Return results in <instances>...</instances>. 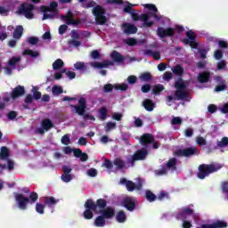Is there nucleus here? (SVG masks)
<instances>
[{
  "label": "nucleus",
  "instance_id": "17",
  "mask_svg": "<svg viewBox=\"0 0 228 228\" xmlns=\"http://www.w3.org/2000/svg\"><path fill=\"white\" fill-rule=\"evenodd\" d=\"M25 94H26V88H24V86H17L10 93V95H11V99H12V101H15V99H19V97H22V95H25Z\"/></svg>",
  "mask_w": 228,
  "mask_h": 228
},
{
  "label": "nucleus",
  "instance_id": "11",
  "mask_svg": "<svg viewBox=\"0 0 228 228\" xmlns=\"http://www.w3.org/2000/svg\"><path fill=\"white\" fill-rule=\"evenodd\" d=\"M185 37L187 38L183 39V42L185 44V45H190L191 49H197L199 47V43H197V36L195 35V32L189 30L185 33Z\"/></svg>",
  "mask_w": 228,
  "mask_h": 228
},
{
  "label": "nucleus",
  "instance_id": "52",
  "mask_svg": "<svg viewBox=\"0 0 228 228\" xmlns=\"http://www.w3.org/2000/svg\"><path fill=\"white\" fill-rule=\"evenodd\" d=\"M113 88H115V86L111 84H106L103 86V92L104 94H111V92H113Z\"/></svg>",
  "mask_w": 228,
  "mask_h": 228
},
{
  "label": "nucleus",
  "instance_id": "43",
  "mask_svg": "<svg viewBox=\"0 0 228 228\" xmlns=\"http://www.w3.org/2000/svg\"><path fill=\"white\" fill-rule=\"evenodd\" d=\"M32 92H33L32 97H34V99L36 101H39V99H42V93H40L38 91V87L34 86L33 89H32Z\"/></svg>",
  "mask_w": 228,
  "mask_h": 228
},
{
  "label": "nucleus",
  "instance_id": "34",
  "mask_svg": "<svg viewBox=\"0 0 228 228\" xmlns=\"http://www.w3.org/2000/svg\"><path fill=\"white\" fill-rule=\"evenodd\" d=\"M10 158V150L6 146L1 147L0 159H8Z\"/></svg>",
  "mask_w": 228,
  "mask_h": 228
},
{
  "label": "nucleus",
  "instance_id": "3",
  "mask_svg": "<svg viewBox=\"0 0 228 228\" xmlns=\"http://www.w3.org/2000/svg\"><path fill=\"white\" fill-rule=\"evenodd\" d=\"M95 1H90L86 5H83L84 8H93L92 12L95 17L96 24L99 26H104L108 22V18H106V9L101 5H95Z\"/></svg>",
  "mask_w": 228,
  "mask_h": 228
},
{
  "label": "nucleus",
  "instance_id": "31",
  "mask_svg": "<svg viewBox=\"0 0 228 228\" xmlns=\"http://www.w3.org/2000/svg\"><path fill=\"white\" fill-rule=\"evenodd\" d=\"M98 118L99 120H106L108 118V108L102 107L98 111Z\"/></svg>",
  "mask_w": 228,
  "mask_h": 228
},
{
  "label": "nucleus",
  "instance_id": "9",
  "mask_svg": "<svg viewBox=\"0 0 228 228\" xmlns=\"http://www.w3.org/2000/svg\"><path fill=\"white\" fill-rule=\"evenodd\" d=\"M197 152H199V149L196 147H189L185 149H178L174 152V154L178 158H190L191 156H195Z\"/></svg>",
  "mask_w": 228,
  "mask_h": 228
},
{
  "label": "nucleus",
  "instance_id": "12",
  "mask_svg": "<svg viewBox=\"0 0 228 228\" xmlns=\"http://www.w3.org/2000/svg\"><path fill=\"white\" fill-rule=\"evenodd\" d=\"M185 37L187 38L183 39V42L185 44V45H190L191 49H197L199 47V43H197V36L195 35V32L189 30L185 33Z\"/></svg>",
  "mask_w": 228,
  "mask_h": 228
},
{
  "label": "nucleus",
  "instance_id": "18",
  "mask_svg": "<svg viewBox=\"0 0 228 228\" xmlns=\"http://www.w3.org/2000/svg\"><path fill=\"white\" fill-rule=\"evenodd\" d=\"M123 206L127 211H134L136 209V199L126 197L123 200Z\"/></svg>",
  "mask_w": 228,
  "mask_h": 228
},
{
  "label": "nucleus",
  "instance_id": "27",
  "mask_svg": "<svg viewBox=\"0 0 228 228\" xmlns=\"http://www.w3.org/2000/svg\"><path fill=\"white\" fill-rule=\"evenodd\" d=\"M110 65H113V63L110 61H103L102 62H92V67H94V69H106V67H110Z\"/></svg>",
  "mask_w": 228,
  "mask_h": 228
},
{
  "label": "nucleus",
  "instance_id": "46",
  "mask_svg": "<svg viewBox=\"0 0 228 228\" xmlns=\"http://www.w3.org/2000/svg\"><path fill=\"white\" fill-rule=\"evenodd\" d=\"M168 174V170L166 166H162L160 169L155 170V175H167Z\"/></svg>",
  "mask_w": 228,
  "mask_h": 228
},
{
  "label": "nucleus",
  "instance_id": "21",
  "mask_svg": "<svg viewBox=\"0 0 228 228\" xmlns=\"http://www.w3.org/2000/svg\"><path fill=\"white\" fill-rule=\"evenodd\" d=\"M102 216L105 218L106 220H110V218H113L115 216V208L111 207H108L105 209L101 211Z\"/></svg>",
  "mask_w": 228,
  "mask_h": 228
},
{
  "label": "nucleus",
  "instance_id": "48",
  "mask_svg": "<svg viewBox=\"0 0 228 228\" xmlns=\"http://www.w3.org/2000/svg\"><path fill=\"white\" fill-rule=\"evenodd\" d=\"M52 92L53 95H61V94H63V88H61L60 86H53Z\"/></svg>",
  "mask_w": 228,
  "mask_h": 228
},
{
  "label": "nucleus",
  "instance_id": "2",
  "mask_svg": "<svg viewBox=\"0 0 228 228\" xmlns=\"http://www.w3.org/2000/svg\"><path fill=\"white\" fill-rule=\"evenodd\" d=\"M23 191L25 193H29L28 198L24 196L22 193H15L14 198L19 209H21V211H26V209H28V204H35V202L38 200V193L36 191L31 192V191H29L28 188H26Z\"/></svg>",
  "mask_w": 228,
  "mask_h": 228
},
{
  "label": "nucleus",
  "instance_id": "37",
  "mask_svg": "<svg viewBox=\"0 0 228 228\" xmlns=\"http://www.w3.org/2000/svg\"><path fill=\"white\" fill-rule=\"evenodd\" d=\"M22 56H31V58H38V56H40V53L31 49H26L22 52Z\"/></svg>",
  "mask_w": 228,
  "mask_h": 228
},
{
  "label": "nucleus",
  "instance_id": "51",
  "mask_svg": "<svg viewBox=\"0 0 228 228\" xmlns=\"http://www.w3.org/2000/svg\"><path fill=\"white\" fill-rule=\"evenodd\" d=\"M114 88L116 90H120L121 92H126L127 90V88H129V86H127V84L123 83V84H119V85H115Z\"/></svg>",
  "mask_w": 228,
  "mask_h": 228
},
{
  "label": "nucleus",
  "instance_id": "6",
  "mask_svg": "<svg viewBox=\"0 0 228 228\" xmlns=\"http://www.w3.org/2000/svg\"><path fill=\"white\" fill-rule=\"evenodd\" d=\"M40 12L44 13L43 20H47V19H56L60 13V11H58V3L51 2L49 6L41 5Z\"/></svg>",
  "mask_w": 228,
  "mask_h": 228
},
{
  "label": "nucleus",
  "instance_id": "20",
  "mask_svg": "<svg viewBox=\"0 0 228 228\" xmlns=\"http://www.w3.org/2000/svg\"><path fill=\"white\" fill-rule=\"evenodd\" d=\"M122 28L125 35H136L138 33V28L132 23H123Z\"/></svg>",
  "mask_w": 228,
  "mask_h": 228
},
{
  "label": "nucleus",
  "instance_id": "54",
  "mask_svg": "<svg viewBox=\"0 0 228 228\" xmlns=\"http://www.w3.org/2000/svg\"><path fill=\"white\" fill-rule=\"evenodd\" d=\"M61 181H63V183H70L73 179L72 175H67V174H62L61 176Z\"/></svg>",
  "mask_w": 228,
  "mask_h": 228
},
{
  "label": "nucleus",
  "instance_id": "53",
  "mask_svg": "<svg viewBox=\"0 0 228 228\" xmlns=\"http://www.w3.org/2000/svg\"><path fill=\"white\" fill-rule=\"evenodd\" d=\"M74 67L76 70H85L86 69V66L85 65V62L83 61H77L74 64Z\"/></svg>",
  "mask_w": 228,
  "mask_h": 228
},
{
  "label": "nucleus",
  "instance_id": "16",
  "mask_svg": "<svg viewBox=\"0 0 228 228\" xmlns=\"http://www.w3.org/2000/svg\"><path fill=\"white\" fill-rule=\"evenodd\" d=\"M54 127V123L49 118H45L41 122V127L37 129V133L38 134H45V131H49L50 129H53Z\"/></svg>",
  "mask_w": 228,
  "mask_h": 228
},
{
  "label": "nucleus",
  "instance_id": "29",
  "mask_svg": "<svg viewBox=\"0 0 228 228\" xmlns=\"http://www.w3.org/2000/svg\"><path fill=\"white\" fill-rule=\"evenodd\" d=\"M165 167L168 170H173V172L177 170V159L175 158L169 159Z\"/></svg>",
  "mask_w": 228,
  "mask_h": 228
},
{
  "label": "nucleus",
  "instance_id": "13",
  "mask_svg": "<svg viewBox=\"0 0 228 228\" xmlns=\"http://www.w3.org/2000/svg\"><path fill=\"white\" fill-rule=\"evenodd\" d=\"M157 35L159 38H173L175 36V29L174 28L159 27L157 28Z\"/></svg>",
  "mask_w": 228,
  "mask_h": 228
},
{
  "label": "nucleus",
  "instance_id": "50",
  "mask_svg": "<svg viewBox=\"0 0 228 228\" xmlns=\"http://www.w3.org/2000/svg\"><path fill=\"white\" fill-rule=\"evenodd\" d=\"M115 127H117V123L109 121V122H107V124H106L105 132H106V133H110V131L115 129Z\"/></svg>",
  "mask_w": 228,
  "mask_h": 228
},
{
  "label": "nucleus",
  "instance_id": "7",
  "mask_svg": "<svg viewBox=\"0 0 228 228\" xmlns=\"http://www.w3.org/2000/svg\"><path fill=\"white\" fill-rule=\"evenodd\" d=\"M147 156H149V151L147 148L143 147L140 150H137L132 156L130 159H128V163L130 167H134L136 161H143L147 159Z\"/></svg>",
  "mask_w": 228,
  "mask_h": 228
},
{
  "label": "nucleus",
  "instance_id": "57",
  "mask_svg": "<svg viewBox=\"0 0 228 228\" xmlns=\"http://www.w3.org/2000/svg\"><path fill=\"white\" fill-rule=\"evenodd\" d=\"M61 142L63 145H70V137L69 136V134H64L61 137Z\"/></svg>",
  "mask_w": 228,
  "mask_h": 228
},
{
  "label": "nucleus",
  "instance_id": "64",
  "mask_svg": "<svg viewBox=\"0 0 228 228\" xmlns=\"http://www.w3.org/2000/svg\"><path fill=\"white\" fill-rule=\"evenodd\" d=\"M224 90H227V86L225 83L216 86L215 88V92H224Z\"/></svg>",
  "mask_w": 228,
  "mask_h": 228
},
{
  "label": "nucleus",
  "instance_id": "63",
  "mask_svg": "<svg viewBox=\"0 0 228 228\" xmlns=\"http://www.w3.org/2000/svg\"><path fill=\"white\" fill-rule=\"evenodd\" d=\"M103 167H105V168H108L109 170H111V168H113V162H111V160L108 159H105Z\"/></svg>",
  "mask_w": 228,
  "mask_h": 228
},
{
  "label": "nucleus",
  "instance_id": "28",
  "mask_svg": "<svg viewBox=\"0 0 228 228\" xmlns=\"http://www.w3.org/2000/svg\"><path fill=\"white\" fill-rule=\"evenodd\" d=\"M61 20H65L68 26H72V22L74 20V13H72V11H68L66 15L61 16Z\"/></svg>",
  "mask_w": 228,
  "mask_h": 228
},
{
  "label": "nucleus",
  "instance_id": "36",
  "mask_svg": "<svg viewBox=\"0 0 228 228\" xmlns=\"http://www.w3.org/2000/svg\"><path fill=\"white\" fill-rule=\"evenodd\" d=\"M113 165L118 168V170H122L126 167V162L120 158H117L113 161Z\"/></svg>",
  "mask_w": 228,
  "mask_h": 228
},
{
  "label": "nucleus",
  "instance_id": "55",
  "mask_svg": "<svg viewBox=\"0 0 228 228\" xmlns=\"http://www.w3.org/2000/svg\"><path fill=\"white\" fill-rule=\"evenodd\" d=\"M197 144L200 146V147H204V145H208V142L205 140L204 137L202 136H199L197 137Z\"/></svg>",
  "mask_w": 228,
  "mask_h": 228
},
{
  "label": "nucleus",
  "instance_id": "38",
  "mask_svg": "<svg viewBox=\"0 0 228 228\" xmlns=\"http://www.w3.org/2000/svg\"><path fill=\"white\" fill-rule=\"evenodd\" d=\"M22 58L20 56H13L8 61L9 67H15L19 65V62L21 61Z\"/></svg>",
  "mask_w": 228,
  "mask_h": 228
},
{
  "label": "nucleus",
  "instance_id": "25",
  "mask_svg": "<svg viewBox=\"0 0 228 228\" xmlns=\"http://www.w3.org/2000/svg\"><path fill=\"white\" fill-rule=\"evenodd\" d=\"M210 78H211V74L208 71H203L200 73L198 76V81L199 83H201V84L208 83Z\"/></svg>",
  "mask_w": 228,
  "mask_h": 228
},
{
  "label": "nucleus",
  "instance_id": "58",
  "mask_svg": "<svg viewBox=\"0 0 228 228\" xmlns=\"http://www.w3.org/2000/svg\"><path fill=\"white\" fill-rule=\"evenodd\" d=\"M28 43L29 44V45H37V44H38V37H30L28 38Z\"/></svg>",
  "mask_w": 228,
  "mask_h": 228
},
{
  "label": "nucleus",
  "instance_id": "23",
  "mask_svg": "<svg viewBox=\"0 0 228 228\" xmlns=\"http://www.w3.org/2000/svg\"><path fill=\"white\" fill-rule=\"evenodd\" d=\"M142 106L146 111H154V108H156V103L149 98L145 99L142 102Z\"/></svg>",
  "mask_w": 228,
  "mask_h": 228
},
{
  "label": "nucleus",
  "instance_id": "15",
  "mask_svg": "<svg viewBox=\"0 0 228 228\" xmlns=\"http://www.w3.org/2000/svg\"><path fill=\"white\" fill-rule=\"evenodd\" d=\"M71 108H74L75 113L77 115H79V117H83L85 113L86 112V98L81 97L78 100L77 105H71Z\"/></svg>",
  "mask_w": 228,
  "mask_h": 228
},
{
  "label": "nucleus",
  "instance_id": "62",
  "mask_svg": "<svg viewBox=\"0 0 228 228\" xmlns=\"http://www.w3.org/2000/svg\"><path fill=\"white\" fill-rule=\"evenodd\" d=\"M7 118L8 120H15V118H17V111L11 110L10 112H8Z\"/></svg>",
  "mask_w": 228,
  "mask_h": 228
},
{
  "label": "nucleus",
  "instance_id": "22",
  "mask_svg": "<svg viewBox=\"0 0 228 228\" xmlns=\"http://www.w3.org/2000/svg\"><path fill=\"white\" fill-rule=\"evenodd\" d=\"M44 202H45V206H46L47 208H54V206H56V204L60 202V200H56L53 196H47V197H45Z\"/></svg>",
  "mask_w": 228,
  "mask_h": 228
},
{
  "label": "nucleus",
  "instance_id": "33",
  "mask_svg": "<svg viewBox=\"0 0 228 228\" xmlns=\"http://www.w3.org/2000/svg\"><path fill=\"white\" fill-rule=\"evenodd\" d=\"M95 227H104L106 225V219L103 216H99L94 220Z\"/></svg>",
  "mask_w": 228,
  "mask_h": 228
},
{
  "label": "nucleus",
  "instance_id": "42",
  "mask_svg": "<svg viewBox=\"0 0 228 228\" xmlns=\"http://www.w3.org/2000/svg\"><path fill=\"white\" fill-rule=\"evenodd\" d=\"M116 220L119 224H124V222H126V212H124L122 210L118 211L116 216Z\"/></svg>",
  "mask_w": 228,
  "mask_h": 228
},
{
  "label": "nucleus",
  "instance_id": "1",
  "mask_svg": "<svg viewBox=\"0 0 228 228\" xmlns=\"http://www.w3.org/2000/svg\"><path fill=\"white\" fill-rule=\"evenodd\" d=\"M144 8L146 10H149L150 12L148 13H142V14H138V12H132L131 16L134 20H142V28H152L154 26L155 22L152 20H149L151 17H153L155 20H161L163 16L160 14H158V7L154 4H144Z\"/></svg>",
  "mask_w": 228,
  "mask_h": 228
},
{
  "label": "nucleus",
  "instance_id": "5",
  "mask_svg": "<svg viewBox=\"0 0 228 228\" xmlns=\"http://www.w3.org/2000/svg\"><path fill=\"white\" fill-rule=\"evenodd\" d=\"M221 168L222 165L220 164H201L198 167L197 177L198 179H206V177H209L211 174L218 172Z\"/></svg>",
  "mask_w": 228,
  "mask_h": 228
},
{
  "label": "nucleus",
  "instance_id": "47",
  "mask_svg": "<svg viewBox=\"0 0 228 228\" xmlns=\"http://www.w3.org/2000/svg\"><path fill=\"white\" fill-rule=\"evenodd\" d=\"M45 209V205H44L42 203H37L36 204V211L39 215H44Z\"/></svg>",
  "mask_w": 228,
  "mask_h": 228
},
{
  "label": "nucleus",
  "instance_id": "10",
  "mask_svg": "<svg viewBox=\"0 0 228 228\" xmlns=\"http://www.w3.org/2000/svg\"><path fill=\"white\" fill-rule=\"evenodd\" d=\"M33 10H35V5L33 4L23 3L19 8V13L25 15L26 19H33Z\"/></svg>",
  "mask_w": 228,
  "mask_h": 228
},
{
  "label": "nucleus",
  "instance_id": "35",
  "mask_svg": "<svg viewBox=\"0 0 228 228\" xmlns=\"http://www.w3.org/2000/svg\"><path fill=\"white\" fill-rule=\"evenodd\" d=\"M145 199L148 200V202H155V200L158 199V196H156V194H154L151 190H146Z\"/></svg>",
  "mask_w": 228,
  "mask_h": 228
},
{
  "label": "nucleus",
  "instance_id": "24",
  "mask_svg": "<svg viewBox=\"0 0 228 228\" xmlns=\"http://www.w3.org/2000/svg\"><path fill=\"white\" fill-rule=\"evenodd\" d=\"M22 35H24V27H22V25L16 26L12 34L13 38H15V40H20Z\"/></svg>",
  "mask_w": 228,
  "mask_h": 228
},
{
  "label": "nucleus",
  "instance_id": "49",
  "mask_svg": "<svg viewBox=\"0 0 228 228\" xmlns=\"http://www.w3.org/2000/svg\"><path fill=\"white\" fill-rule=\"evenodd\" d=\"M125 44L130 47H133L138 44V40L136 38L130 37L125 40Z\"/></svg>",
  "mask_w": 228,
  "mask_h": 228
},
{
  "label": "nucleus",
  "instance_id": "19",
  "mask_svg": "<svg viewBox=\"0 0 228 228\" xmlns=\"http://www.w3.org/2000/svg\"><path fill=\"white\" fill-rule=\"evenodd\" d=\"M152 142H154V135L152 134H143L140 137V143L145 148Z\"/></svg>",
  "mask_w": 228,
  "mask_h": 228
},
{
  "label": "nucleus",
  "instance_id": "39",
  "mask_svg": "<svg viewBox=\"0 0 228 228\" xmlns=\"http://www.w3.org/2000/svg\"><path fill=\"white\" fill-rule=\"evenodd\" d=\"M163 90H165V86L161 84L155 85L153 86L152 94L153 95H159V94H161Z\"/></svg>",
  "mask_w": 228,
  "mask_h": 228
},
{
  "label": "nucleus",
  "instance_id": "61",
  "mask_svg": "<svg viewBox=\"0 0 228 228\" xmlns=\"http://www.w3.org/2000/svg\"><path fill=\"white\" fill-rule=\"evenodd\" d=\"M97 169L94 167L87 170V175H89V177H97Z\"/></svg>",
  "mask_w": 228,
  "mask_h": 228
},
{
  "label": "nucleus",
  "instance_id": "26",
  "mask_svg": "<svg viewBox=\"0 0 228 228\" xmlns=\"http://www.w3.org/2000/svg\"><path fill=\"white\" fill-rule=\"evenodd\" d=\"M110 57L116 63H123V61L126 60L124 55L120 54V53L115 50L111 53Z\"/></svg>",
  "mask_w": 228,
  "mask_h": 228
},
{
  "label": "nucleus",
  "instance_id": "41",
  "mask_svg": "<svg viewBox=\"0 0 228 228\" xmlns=\"http://www.w3.org/2000/svg\"><path fill=\"white\" fill-rule=\"evenodd\" d=\"M65 65V62L61 59H57L53 63V70H60V69H62V67Z\"/></svg>",
  "mask_w": 228,
  "mask_h": 228
},
{
  "label": "nucleus",
  "instance_id": "14",
  "mask_svg": "<svg viewBox=\"0 0 228 228\" xmlns=\"http://www.w3.org/2000/svg\"><path fill=\"white\" fill-rule=\"evenodd\" d=\"M120 183L126 185L127 191H133L134 190H137V191H140L142 188H143V184H142V183H138L136 184L133 181L127 180L126 178H121Z\"/></svg>",
  "mask_w": 228,
  "mask_h": 228
},
{
  "label": "nucleus",
  "instance_id": "44",
  "mask_svg": "<svg viewBox=\"0 0 228 228\" xmlns=\"http://www.w3.org/2000/svg\"><path fill=\"white\" fill-rule=\"evenodd\" d=\"M141 81H151L152 80V74L150 72H144L140 76Z\"/></svg>",
  "mask_w": 228,
  "mask_h": 228
},
{
  "label": "nucleus",
  "instance_id": "30",
  "mask_svg": "<svg viewBox=\"0 0 228 228\" xmlns=\"http://www.w3.org/2000/svg\"><path fill=\"white\" fill-rule=\"evenodd\" d=\"M94 206H95L94 210H96V211H97V208L99 209L104 210V209H106V206H108V201H106V200H104V199H98L96 200V203H94Z\"/></svg>",
  "mask_w": 228,
  "mask_h": 228
},
{
  "label": "nucleus",
  "instance_id": "45",
  "mask_svg": "<svg viewBox=\"0 0 228 228\" xmlns=\"http://www.w3.org/2000/svg\"><path fill=\"white\" fill-rule=\"evenodd\" d=\"M228 146V137H223L221 141L217 142V147L224 149Z\"/></svg>",
  "mask_w": 228,
  "mask_h": 228
},
{
  "label": "nucleus",
  "instance_id": "4",
  "mask_svg": "<svg viewBox=\"0 0 228 228\" xmlns=\"http://www.w3.org/2000/svg\"><path fill=\"white\" fill-rule=\"evenodd\" d=\"M175 88H176V91H175V96L168 95L166 97L167 102H174V101H183L184 99H188L189 94L187 93L186 88V83L183 81V78H180L176 82H175ZM176 97V99H175Z\"/></svg>",
  "mask_w": 228,
  "mask_h": 228
},
{
  "label": "nucleus",
  "instance_id": "8",
  "mask_svg": "<svg viewBox=\"0 0 228 228\" xmlns=\"http://www.w3.org/2000/svg\"><path fill=\"white\" fill-rule=\"evenodd\" d=\"M84 207L86 208V210L83 213L84 218L86 220H92V218H94V212L95 213V211H97L95 209V202H94V200L89 199L86 201Z\"/></svg>",
  "mask_w": 228,
  "mask_h": 228
},
{
  "label": "nucleus",
  "instance_id": "40",
  "mask_svg": "<svg viewBox=\"0 0 228 228\" xmlns=\"http://www.w3.org/2000/svg\"><path fill=\"white\" fill-rule=\"evenodd\" d=\"M173 74H175V76H183L184 74V69L181 67V64H177L172 69Z\"/></svg>",
  "mask_w": 228,
  "mask_h": 228
},
{
  "label": "nucleus",
  "instance_id": "32",
  "mask_svg": "<svg viewBox=\"0 0 228 228\" xmlns=\"http://www.w3.org/2000/svg\"><path fill=\"white\" fill-rule=\"evenodd\" d=\"M144 54L146 56H152V58L156 61L158 60H161V54L159 53V52L156 51V52H153L152 50H146L144 52Z\"/></svg>",
  "mask_w": 228,
  "mask_h": 228
},
{
  "label": "nucleus",
  "instance_id": "56",
  "mask_svg": "<svg viewBox=\"0 0 228 228\" xmlns=\"http://www.w3.org/2000/svg\"><path fill=\"white\" fill-rule=\"evenodd\" d=\"M173 126H181L183 124V119L180 117H175L171 120Z\"/></svg>",
  "mask_w": 228,
  "mask_h": 228
},
{
  "label": "nucleus",
  "instance_id": "59",
  "mask_svg": "<svg viewBox=\"0 0 228 228\" xmlns=\"http://www.w3.org/2000/svg\"><path fill=\"white\" fill-rule=\"evenodd\" d=\"M214 57L216 60H222V58H224V52H222V50H216Z\"/></svg>",
  "mask_w": 228,
  "mask_h": 228
},
{
  "label": "nucleus",
  "instance_id": "60",
  "mask_svg": "<svg viewBox=\"0 0 228 228\" xmlns=\"http://www.w3.org/2000/svg\"><path fill=\"white\" fill-rule=\"evenodd\" d=\"M157 199L159 200H163L165 199H168V192L165 191H161L159 192V194L158 195Z\"/></svg>",
  "mask_w": 228,
  "mask_h": 228
}]
</instances>
